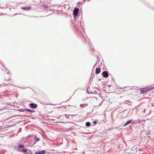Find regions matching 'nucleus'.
Segmentation results:
<instances>
[{"mask_svg": "<svg viewBox=\"0 0 154 154\" xmlns=\"http://www.w3.org/2000/svg\"><path fill=\"white\" fill-rule=\"evenodd\" d=\"M101 104H100V105H99V106L101 105Z\"/></svg>", "mask_w": 154, "mask_h": 154, "instance_id": "a878e982", "label": "nucleus"}, {"mask_svg": "<svg viewBox=\"0 0 154 154\" xmlns=\"http://www.w3.org/2000/svg\"><path fill=\"white\" fill-rule=\"evenodd\" d=\"M145 92V91L143 90H142L141 91V94H144Z\"/></svg>", "mask_w": 154, "mask_h": 154, "instance_id": "f3484780", "label": "nucleus"}, {"mask_svg": "<svg viewBox=\"0 0 154 154\" xmlns=\"http://www.w3.org/2000/svg\"><path fill=\"white\" fill-rule=\"evenodd\" d=\"M42 6L45 9L48 8L50 9V10H51V9H50V8L48 6H47L45 5H43Z\"/></svg>", "mask_w": 154, "mask_h": 154, "instance_id": "4468645a", "label": "nucleus"}, {"mask_svg": "<svg viewBox=\"0 0 154 154\" xmlns=\"http://www.w3.org/2000/svg\"><path fill=\"white\" fill-rule=\"evenodd\" d=\"M7 74H9V73H8V72H7Z\"/></svg>", "mask_w": 154, "mask_h": 154, "instance_id": "5701e85b", "label": "nucleus"}, {"mask_svg": "<svg viewBox=\"0 0 154 154\" xmlns=\"http://www.w3.org/2000/svg\"><path fill=\"white\" fill-rule=\"evenodd\" d=\"M21 8L23 10L29 11L31 9V7L29 6H24L22 7Z\"/></svg>", "mask_w": 154, "mask_h": 154, "instance_id": "20e7f679", "label": "nucleus"}, {"mask_svg": "<svg viewBox=\"0 0 154 154\" xmlns=\"http://www.w3.org/2000/svg\"><path fill=\"white\" fill-rule=\"evenodd\" d=\"M26 110V111L30 112L31 113L35 112L34 110H31V109H28L27 108V109Z\"/></svg>", "mask_w": 154, "mask_h": 154, "instance_id": "9b49d317", "label": "nucleus"}, {"mask_svg": "<svg viewBox=\"0 0 154 154\" xmlns=\"http://www.w3.org/2000/svg\"><path fill=\"white\" fill-rule=\"evenodd\" d=\"M133 121L132 119L129 120V121H127L123 125L124 126H126L128 124H129L131 122H132Z\"/></svg>", "mask_w": 154, "mask_h": 154, "instance_id": "6e6552de", "label": "nucleus"}, {"mask_svg": "<svg viewBox=\"0 0 154 154\" xmlns=\"http://www.w3.org/2000/svg\"><path fill=\"white\" fill-rule=\"evenodd\" d=\"M24 147V145L22 144L19 145L18 146V149H20L21 148H23Z\"/></svg>", "mask_w": 154, "mask_h": 154, "instance_id": "f8f14e48", "label": "nucleus"}, {"mask_svg": "<svg viewBox=\"0 0 154 154\" xmlns=\"http://www.w3.org/2000/svg\"><path fill=\"white\" fill-rule=\"evenodd\" d=\"M29 106L31 108L35 109L37 108L38 105L36 103H31L29 104Z\"/></svg>", "mask_w": 154, "mask_h": 154, "instance_id": "f03ea898", "label": "nucleus"}, {"mask_svg": "<svg viewBox=\"0 0 154 154\" xmlns=\"http://www.w3.org/2000/svg\"><path fill=\"white\" fill-rule=\"evenodd\" d=\"M35 143L37 141H38L40 140V139L39 138H37V137H35Z\"/></svg>", "mask_w": 154, "mask_h": 154, "instance_id": "2eb2a0df", "label": "nucleus"}, {"mask_svg": "<svg viewBox=\"0 0 154 154\" xmlns=\"http://www.w3.org/2000/svg\"><path fill=\"white\" fill-rule=\"evenodd\" d=\"M91 125V123L90 122H87L85 124V125L87 127H89Z\"/></svg>", "mask_w": 154, "mask_h": 154, "instance_id": "ddd939ff", "label": "nucleus"}, {"mask_svg": "<svg viewBox=\"0 0 154 154\" xmlns=\"http://www.w3.org/2000/svg\"><path fill=\"white\" fill-rule=\"evenodd\" d=\"M152 89H149V90H152Z\"/></svg>", "mask_w": 154, "mask_h": 154, "instance_id": "412c9836", "label": "nucleus"}, {"mask_svg": "<svg viewBox=\"0 0 154 154\" xmlns=\"http://www.w3.org/2000/svg\"><path fill=\"white\" fill-rule=\"evenodd\" d=\"M45 152V150H44L36 152H35V154H44Z\"/></svg>", "mask_w": 154, "mask_h": 154, "instance_id": "423d86ee", "label": "nucleus"}, {"mask_svg": "<svg viewBox=\"0 0 154 154\" xmlns=\"http://www.w3.org/2000/svg\"><path fill=\"white\" fill-rule=\"evenodd\" d=\"M3 68L4 69H5V68H4V66H3Z\"/></svg>", "mask_w": 154, "mask_h": 154, "instance_id": "393cba45", "label": "nucleus"}, {"mask_svg": "<svg viewBox=\"0 0 154 154\" xmlns=\"http://www.w3.org/2000/svg\"><path fill=\"white\" fill-rule=\"evenodd\" d=\"M101 68L100 67L97 68L96 69L95 73L96 74H97L100 73Z\"/></svg>", "mask_w": 154, "mask_h": 154, "instance_id": "0eeeda50", "label": "nucleus"}, {"mask_svg": "<svg viewBox=\"0 0 154 154\" xmlns=\"http://www.w3.org/2000/svg\"><path fill=\"white\" fill-rule=\"evenodd\" d=\"M17 150L18 151L23 152L24 153H25L27 151V150L26 149L24 148L23 149H17Z\"/></svg>", "mask_w": 154, "mask_h": 154, "instance_id": "39448f33", "label": "nucleus"}, {"mask_svg": "<svg viewBox=\"0 0 154 154\" xmlns=\"http://www.w3.org/2000/svg\"><path fill=\"white\" fill-rule=\"evenodd\" d=\"M6 72V69L5 72Z\"/></svg>", "mask_w": 154, "mask_h": 154, "instance_id": "b1692460", "label": "nucleus"}, {"mask_svg": "<svg viewBox=\"0 0 154 154\" xmlns=\"http://www.w3.org/2000/svg\"><path fill=\"white\" fill-rule=\"evenodd\" d=\"M90 0H87V1H90Z\"/></svg>", "mask_w": 154, "mask_h": 154, "instance_id": "4be33fe9", "label": "nucleus"}, {"mask_svg": "<svg viewBox=\"0 0 154 154\" xmlns=\"http://www.w3.org/2000/svg\"><path fill=\"white\" fill-rule=\"evenodd\" d=\"M19 88H21V87H19Z\"/></svg>", "mask_w": 154, "mask_h": 154, "instance_id": "cd10ccee", "label": "nucleus"}, {"mask_svg": "<svg viewBox=\"0 0 154 154\" xmlns=\"http://www.w3.org/2000/svg\"><path fill=\"white\" fill-rule=\"evenodd\" d=\"M153 88H154V87L153 88H152V89H153Z\"/></svg>", "mask_w": 154, "mask_h": 154, "instance_id": "c756f323", "label": "nucleus"}, {"mask_svg": "<svg viewBox=\"0 0 154 154\" xmlns=\"http://www.w3.org/2000/svg\"><path fill=\"white\" fill-rule=\"evenodd\" d=\"M31 137V135H29V136H28V138H29V137Z\"/></svg>", "mask_w": 154, "mask_h": 154, "instance_id": "6ab92c4d", "label": "nucleus"}, {"mask_svg": "<svg viewBox=\"0 0 154 154\" xmlns=\"http://www.w3.org/2000/svg\"><path fill=\"white\" fill-rule=\"evenodd\" d=\"M97 122L96 121H93V125H95L97 123Z\"/></svg>", "mask_w": 154, "mask_h": 154, "instance_id": "dca6fc26", "label": "nucleus"}, {"mask_svg": "<svg viewBox=\"0 0 154 154\" xmlns=\"http://www.w3.org/2000/svg\"><path fill=\"white\" fill-rule=\"evenodd\" d=\"M108 86L109 88L111 86V85H108Z\"/></svg>", "mask_w": 154, "mask_h": 154, "instance_id": "a211bd4d", "label": "nucleus"}, {"mask_svg": "<svg viewBox=\"0 0 154 154\" xmlns=\"http://www.w3.org/2000/svg\"><path fill=\"white\" fill-rule=\"evenodd\" d=\"M2 70H3V69L2 68Z\"/></svg>", "mask_w": 154, "mask_h": 154, "instance_id": "bb28decb", "label": "nucleus"}, {"mask_svg": "<svg viewBox=\"0 0 154 154\" xmlns=\"http://www.w3.org/2000/svg\"><path fill=\"white\" fill-rule=\"evenodd\" d=\"M19 88H21V87H19Z\"/></svg>", "mask_w": 154, "mask_h": 154, "instance_id": "c85d7f7f", "label": "nucleus"}, {"mask_svg": "<svg viewBox=\"0 0 154 154\" xmlns=\"http://www.w3.org/2000/svg\"><path fill=\"white\" fill-rule=\"evenodd\" d=\"M26 109H27V108H26V109L22 108L21 109H18L17 110L18 111H19V112H24L26 111Z\"/></svg>", "mask_w": 154, "mask_h": 154, "instance_id": "9d476101", "label": "nucleus"}, {"mask_svg": "<svg viewBox=\"0 0 154 154\" xmlns=\"http://www.w3.org/2000/svg\"><path fill=\"white\" fill-rule=\"evenodd\" d=\"M79 11V10L77 7H75L74 8L73 15L74 18H75L78 15Z\"/></svg>", "mask_w": 154, "mask_h": 154, "instance_id": "f257e3e1", "label": "nucleus"}, {"mask_svg": "<svg viewBox=\"0 0 154 154\" xmlns=\"http://www.w3.org/2000/svg\"><path fill=\"white\" fill-rule=\"evenodd\" d=\"M72 116H73V115H72ZM74 116H75V115H74Z\"/></svg>", "mask_w": 154, "mask_h": 154, "instance_id": "7c9ffc66", "label": "nucleus"}, {"mask_svg": "<svg viewBox=\"0 0 154 154\" xmlns=\"http://www.w3.org/2000/svg\"><path fill=\"white\" fill-rule=\"evenodd\" d=\"M102 75L103 77L106 78L108 77L109 76L108 72L107 71H104L102 73Z\"/></svg>", "mask_w": 154, "mask_h": 154, "instance_id": "7ed1b4c3", "label": "nucleus"}, {"mask_svg": "<svg viewBox=\"0 0 154 154\" xmlns=\"http://www.w3.org/2000/svg\"><path fill=\"white\" fill-rule=\"evenodd\" d=\"M143 112H145V110H144Z\"/></svg>", "mask_w": 154, "mask_h": 154, "instance_id": "aec40b11", "label": "nucleus"}, {"mask_svg": "<svg viewBox=\"0 0 154 154\" xmlns=\"http://www.w3.org/2000/svg\"><path fill=\"white\" fill-rule=\"evenodd\" d=\"M88 106L87 103L81 104L80 105V107L83 108L85 107H86Z\"/></svg>", "mask_w": 154, "mask_h": 154, "instance_id": "1a4fd4ad", "label": "nucleus"}]
</instances>
